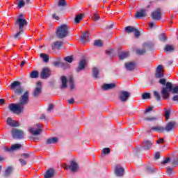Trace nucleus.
Wrapping results in <instances>:
<instances>
[{
  "label": "nucleus",
  "instance_id": "1",
  "mask_svg": "<svg viewBox=\"0 0 178 178\" xmlns=\"http://www.w3.org/2000/svg\"><path fill=\"white\" fill-rule=\"evenodd\" d=\"M29 94L30 92L29 90L25 91L19 97L18 104L13 103L8 106L9 111H10V112H13L14 113H17V115L22 113L23 111H24V106L29 104Z\"/></svg>",
  "mask_w": 178,
  "mask_h": 178
},
{
  "label": "nucleus",
  "instance_id": "2",
  "mask_svg": "<svg viewBox=\"0 0 178 178\" xmlns=\"http://www.w3.org/2000/svg\"><path fill=\"white\" fill-rule=\"evenodd\" d=\"M159 84H161V94L163 99H169L170 92L172 94H178V86H173L172 82H166V79H161L159 81Z\"/></svg>",
  "mask_w": 178,
  "mask_h": 178
},
{
  "label": "nucleus",
  "instance_id": "3",
  "mask_svg": "<svg viewBox=\"0 0 178 178\" xmlns=\"http://www.w3.org/2000/svg\"><path fill=\"white\" fill-rule=\"evenodd\" d=\"M69 26L66 24H63L60 26H58L56 35L58 40H63L69 35Z\"/></svg>",
  "mask_w": 178,
  "mask_h": 178
},
{
  "label": "nucleus",
  "instance_id": "4",
  "mask_svg": "<svg viewBox=\"0 0 178 178\" xmlns=\"http://www.w3.org/2000/svg\"><path fill=\"white\" fill-rule=\"evenodd\" d=\"M21 86L22 83L18 81H15L10 85V87L11 90H15L14 94H15V95H22V94L24 92V90H23V88L21 87Z\"/></svg>",
  "mask_w": 178,
  "mask_h": 178
},
{
  "label": "nucleus",
  "instance_id": "5",
  "mask_svg": "<svg viewBox=\"0 0 178 178\" xmlns=\"http://www.w3.org/2000/svg\"><path fill=\"white\" fill-rule=\"evenodd\" d=\"M11 136L14 140H22L24 136V132L22 129L13 128L11 130Z\"/></svg>",
  "mask_w": 178,
  "mask_h": 178
},
{
  "label": "nucleus",
  "instance_id": "6",
  "mask_svg": "<svg viewBox=\"0 0 178 178\" xmlns=\"http://www.w3.org/2000/svg\"><path fill=\"white\" fill-rule=\"evenodd\" d=\"M14 24L18 26L19 30H23L24 26L27 25V20L24 17H18Z\"/></svg>",
  "mask_w": 178,
  "mask_h": 178
},
{
  "label": "nucleus",
  "instance_id": "7",
  "mask_svg": "<svg viewBox=\"0 0 178 178\" xmlns=\"http://www.w3.org/2000/svg\"><path fill=\"white\" fill-rule=\"evenodd\" d=\"M36 126L38 127V128L30 127L29 129V133H31V134H32L33 136H40V134H41L42 131V127L41 126V124H36Z\"/></svg>",
  "mask_w": 178,
  "mask_h": 178
},
{
  "label": "nucleus",
  "instance_id": "8",
  "mask_svg": "<svg viewBox=\"0 0 178 178\" xmlns=\"http://www.w3.org/2000/svg\"><path fill=\"white\" fill-rule=\"evenodd\" d=\"M41 86V81L37 82L36 87L33 92V97H34V98H38V97H40V94L42 92V86Z\"/></svg>",
  "mask_w": 178,
  "mask_h": 178
},
{
  "label": "nucleus",
  "instance_id": "9",
  "mask_svg": "<svg viewBox=\"0 0 178 178\" xmlns=\"http://www.w3.org/2000/svg\"><path fill=\"white\" fill-rule=\"evenodd\" d=\"M131 94L130 92L126 90H122L119 93V99L121 102H126L129 98H130Z\"/></svg>",
  "mask_w": 178,
  "mask_h": 178
},
{
  "label": "nucleus",
  "instance_id": "10",
  "mask_svg": "<svg viewBox=\"0 0 178 178\" xmlns=\"http://www.w3.org/2000/svg\"><path fill=\"white\" fill-rule=\"evenodd\" d=\"M153 20H161L162 19V10L157 8L151 13Z\"/></svg>",
  "mask_w": 178,
  "mask_h": 178
},
{
  "label": "nucleus",
  "instance_id": "11",
  "mask_svg": "<svg viewBox=\"0 0 178 178\" xmlns=\"http://www.w3.org/2000/svg\"><path fill=\"white\" fill-rule=\"evenodd\" d=\"M176 51V47L173 44H166L163 47V52L165 54H172Z\"/></svg>",
  "mask_w": 178,
  "mask_h": 178
},
{
  "label": "nucleus",
  "instance_id": "12",
  "mask_svg": "<svg viewBox=\"0 0 178 178\" xmlns=\"http://www.w3.org/2000/svg\"><path fill=\"white\" fill-rule=\"evenodd\" d=\"M65 169H70L73 173H76L79 170V164L76 161H72L70 165H65Z\"/></svg>",
  "mask_w": 178,
  "mask_h": 178
},
{
  "label": "nucleus",
  "instance_id": "13",
  "mask_svg": "<svg viewBox=\"0 0 178 178\" xmlns=\"http://www.w3.org/2000/svg\"><path fill=\"white\" fill-rule=\"evenodd\" d=\"M51 76V70L48 67H44L42 69V72H40V78L42 80H45L48 79Z\"/></svg>",
  "mask_w": 178,
  "mask_h": 178
},
{
  "label": "nucleus",
  "instance_id": "14",
  "mask_svg": "<svg viewBox=\"0 0 178 178\" xmlns=\"http://www.w3.org/2000/svg\"><path fill=\"white\" fill-rule=\"evenodd\" d=\"M147 10L143 8L135 13L136 19H143V17H147Z\"/></svg>",
  "mask_w": 178,
  "mask_h": 178
},
{
  "label": "nucleus",
  "instance_id": "15",
  "mask_svg": "<svg viewBox=\"0 0 178 178\" xmlns=\"http://www.w3.org/2000/svg\"><path fill=\"white\" fill-rule=\"evenodd\" d=\"M175 128H176V122L171 121L166 124L165 127L164 128V130H165V131L169 133L170 131L175 130Z\"/></svg>",
  "mask_w": 178,
  "mask_h": 178
},
{
  "label": "nucleus",
  "instance_id": "16",
  "mask_svg": "<svg viewBox=\"0 0 178 178\" xmlns=\"http://www.w3.org/2000/svg\"><path fill=\"white\" fill-rule=\"evenodd\" d=\"M51 49L55 51V49H60L63 47V42L60 40H57L51 44Z\"/></svg>",
  "mask_w": 178,
  "mask_h": 178
},
{
  "label": "nucleus",
  "instance_id": "17",
  "mask_svg": "<svg viewBox=\"0 0 178 178\" xmlns=\"http://www.w3.org/2000/svg\"><path fill=\"white\" fill-rule=\"evenodd\" d=\"M7 124L10 126V127H19V126H20V124L18 122L12 120L10 117L7 118Z\"/></svg>",
  "mask_w": 178,
  "mask_h": 178
},
{
  "label": "nucleus",
  "instance_id": "18",
  "mask_svg": "<svg viewBox=\"0 0 178 178\" xmlns=\"http://www.w3.org/2000/svg\"><path fill=\"white\" fill-rule=\"evenodd\" d=\"M136 62H128L125 63L124 66L127 70H128L129 72H133V70L136 69Z\"/></svg>",
  "mask_w": 178,
  "mask_h": 178
},
{
  "label": "nucleus",
  "instance_id": "19",
  "mask_svg": "<svg viewBox=\"0 0 178 178\" xmlns=\"http://www.w3.org/2000/svg\"><path fill=\"white\" fill-rule=\"evenodd\" d=\"M115 175L118 177H121L124 175V168L120 166H116L115 168Z\"/></svg>",
  "mask_w": 178,
  "mask_h": 178
},
{
  "label": "nucleus",
  "instance_id": "20",
  "mask_svg": "<svg viewBox=\"0 0 178 178\" xmlns=\"http://www.w3.org/2000/svg\"><path fill=\"white\" fill-rule=\"evenodd\" d=\"M116 88V84L115 83H104L102 86V90L104 91H108V90H113Z\"/></svg>",
  "mask_w": 178,
  "mask_h": 178
},
{
  "label": "nucleus",
  "instance_id": "21",
  "mask_svg": "<svg viewBox=\"0 0 178 178\" xmlns=\"http://www.w3.org/2000/svg\"><path fill=\"white\" fill-rule=\"evenodd\" d=\"M60 90H65V88H67V79L66 76H61V86L60 87Z\"/></svg>",
  "mask_w": 178,
  "mask_h": 178
},
{
  "label": "nucleus",
  "instance_id": "22",
  "mask_svg": "<svg viewBox=\"0 0 178 178\" xmlns=\"http://www.w3.org/2000/svg\"><path fill=\"white\" fill-rule=\"evenodd\" d=\"M86 60H81L79 63V66L76 68V72L79 73V72H81V70H84V69H86Z\"/></svg>",
  "mask_w": 178,
  "mask_h": 178
},
{
  "label": "nucleus",
  "instance_id": "23",
  "mask_svg": "<svg viewBox=\"0 0 178 178\" xmlns=\"http://www.w3.org/2000/svg\"><path fill=\"white\" fill-rule=\"evenodd\" d=\"M14 168L12 166H8L6 168L3 176L4 177H9L13 173Z\"/></svg>",
  "mask_w": 178,
  "mask_h": 178
},
{
  "label": "nucleus",
  "instance_id": "24",
  "mask_svg": "<svg viewBox=\"0 0 178 178\" xmlns=\"http://www.w3.org/2000/svg\"><path fill=\"white\" fill-rule=\"evenodd\" d=\"M154 144V142L148 140H145L143 141V148L144 149H149L151 147H152V145Z\"/></svg>",
  "mask_w": 178,
  "mask_h": 178
},
{
  "label": "nucleus",
  "instance_id": "25",
  "mask_svg": "<svg viewBox=\"0 0 178 178\" xmlns=\"http://www.w3.org/2000/svg\"><path fill=\"white\" fill-rule=\"evenodd\" d=\"M149 131H156L157 133H163V131H165V128L163 127H152L150 128Z\"/></svg>",
  "mask_w": 178,
  "mask_h": 178
},
{
  "label": "nucleus",
  "instance_id": "26",
  "mask_svg": "<svg viewBox=\"0 0 178 178\" xmlns=\"http://www.w3.org/2000/svg\"><path fill=\"white\" fill-rule=\"evenodd\" d=\"M54 175L55 170H54V169L52 168H50L46 172V174L44 175V178H52Z\"/></svg>",
  "mask_w": 178,
  "mask_h": 178
},
{
  "label": "nucleus",
  "instance_id": "27",
  "mask_svg": "<svg viewBox=\"0 0 178 178\" xmlns=\"http://www.w3.org/2000/svg\"><path fill=\"white\" fill-rule=\"evenodd\" d=\"M83 35L81 36V42H82V44H85L86 41L87 40V38H88V37H90V33L89 32H83Z\"/></svg>",
  "mask_w": 178,
  "mask_h": 178
},
{
  "label": "nucleus",
  "instance_id": "28",
  "mask_svg": "<svg viewBox=\"0 0 178 178\" xmlns=\"http://www.w3.org/2000/svg\"><path fill=\"white\" fill-rule=\"evenodd\" d=\"M56 143H58V138L56 137L49 138L46 140L47 145L56 144Z\"/></svg>",
  "mask_w": 178,
  "mask_h": 178
},
{
  "label": "nucleus",
  "instance_id": "29",
  "mask_svg": "<svg viewBox=\"0 0 178 178\" xmlns=\"http://www.w3.org/2000/svg\"><path fill=\"white\" fill-rule=\"evenodd\" d=\"M92 76L95 79H99V70L97 67H93L92 69Z\"/></svg>",
  "mask_w": 178,
  "mask_h": 178
},
{
  "label": "nucleus",
  "instance_id": "30",
  "mask_svg": "<svg viewBox=\"0 0 178 178\" xmlns=\"http://www.w3.org/2000/svg\"><path fill=\"white\" fill-rule=\"evenodd\" d=\"M57 5L59 8H65L67 6V2L66 0H58Z\"/></svg>",
  "mask_w": 178,
  "mask_h": 178
},
{
  "label": "nucleus",
  "instance_id": "31",
  "mask_svg": "<svg viewBox=\"0 0 178 178\" xmlns=\"http://www.w3.org/2000/svg\"><path fill=\"white\" fill-rule=\"evenodd\" d=\"M38 76H40L38 71L33 70L30 73L29 77L31 79H38Z\"/></svg>",
  "mask_w": 178,
  "mask_h": 178
},
{
  "label": "nucleus",
  "instance_id": "32",
  "mask_svg": "<svg viewBox=\"0 0 178 178\" xmlns=\"http://www.w3.org/2000/svg\"><path fill=\"white\" fill-rule=\"evenodd\" d=\"M70 90H74V79L72 76H70L68 79Z\"/></svg>",
  "mask_w": 178,
  "mask_h": 178
},
{
  "label": "nucleus",
  "instance_id": "33",
  "mask_svg": "<svg viewBox=\"0 0 178 178\" xmlns=\"http://www.w3.org/2000/svg\"><path fill=\"white\" fill-rule=\"evenodd\" d=\"M40 58L43 59V62L48 63L49 62V55L45 54H40Z\"/></svg>",
  "mask_w": 178,
  "mask_h": 178
},
{
  "label": "nucleus",
  "instance_id": "34",
  "mask_svg": "<svg viewBox=\"0 0 178 178\" xmlns=\"http://www.w3.org/2000/svg\"><path fill=\"white\" fill-rule=\"evenodd\" d=\"M134 30H136L134 26H129L125 27V31L127 34H130V33H134Z\"/></svg>",
  "mask_w": 178,
  "mask_h": 178
},
{
  "label": "nucleus",
  "instance_id": "35",
  "mask_svg": "<svg viewBox=\"0 0 178 178\" xmlns=\"http://www.w3.org/2000/svg\"><path fill=\"white\" fill-rule=\"evenodd\" d=\"M83 17H84V15L83 14L76 15L74 19V23H76V24L80 23V21L81 20V19H83Z\"/></svg>",
  "mask_w": 178,
  "mask_h": 178
},
{
  "label": "nucleus",
  "instance_id": "36",
  "mask_svg": "<svg viewBox=\"0 0 178 178\" xmlns=\"http://www.w3.org/2000/svg\"><path fill=\"white\" fill-rule=\"evenodd\" d=\"M21 148H22V145L17 143L11 146V151H18V149H20Z\"/></svg>",
  "mask_w": 178,
  "mask_h": 178
},
{
  "label": "nucleus",
  "instance_id": "37",
  "mask_svg": "<svg viewBox=\"0 0 178 178\" xmlns=\"http://www.w3.org/2000/svg\"><path fill=\"white\" fill-rule=\"evenodd\" d=\"M153 95L156 101H161V94H159V92H158L156 90H154Z\"/></svg>",
  "mask_w": 178,
  "mask_h": 178
},
{
  "label": "nucleus",
  "instance_id": "38",
  "mask_svg": "<svg viewBox=\"0 0 178 178\" xmlns=\"http://www.w3.org/2000/svg\"><path fill=\"white\" fill-rule=\"evenodd\" d=\"M129 57V52H123L119 56L120 60H123V59H126V58Z\"/></svg>",
  "mask_w": 178,
  "mask_h": 178
},
{
  "label": "nucleus",
  "instance_id": "39",
  "mask_svg": "<svg viewBox=\"0 0 178 178\" xmlns=\"http://www.w3.org/2000/svg\"><path fill=\"white\" fill-rule=\"evenodd\" d=\"M23 33H24V31L19 29V31L14 35L15 40H19L22 36V34H23Z\"/></svg>",
  "mask_w": 178,
  "mask_h": 178
},
{
  "label": "nucleus",
  "instance_id": "40",
  "mask_svg": "<svg viewBox=\"0 0 178 178\" xmlns=\"http://www.w3.org/2000/svg\"><path fill=\"white\" fill-rule=\"evenodd\" d=\"M18 9H22V8H24V5H26V2L24 0H19V2L17 3Z\"/></svg>",
  "mask_w": 178,
  "mask_h": 178
},
{
  "label": "nucleus",
  "instance_id": "41",
  "mask_svg": "<svg viewBox=\"0 0 178 178\" xmlns=\"http://www.w3.org/2000/svg\"><path fill=\"white\" fill-rule=\"evenodd\" d=\"M156 79H162L163 77V71H156Z\"/></svg>",
  "mask_w": 178,
  "mask_h": 178
},
{
  "label": "nucleus",
  "instance_id": "42",
  "mask_svg": "<svg viewBox=\"0 0 178 178\" xmlns=\"http://www.w3.org/2000/svg\"><path fill=\"white\" fill-rule=\"evenodd\" d=\"M64 60L68 63H72V62H73V60H74V57L73 56H69L65 57Z\"/></svg>",
  "mask_w": 178,
  "mask_h": 178
},
{
  "label": "nucleus",
  "instance_id": "43",
  "mask_svg": "<svg viewBox=\"0 0 178 178\" xmlns=\"http://www.w3.org/2000/svg\"><path fill=\"white\" fill-rule=\"evenodd\" d=\"M159 38L160 41H168V38H166V35L165 33H161V35H159Z\"/></svg>",
  "mask_w": 178,
  "mask_h": 178
},
{
  "label": "nucleus",
  "instance_id": "44",
  "mask_svg": "<svg viewBox=\"0 0 178 178\" xmlns=\"http://www.w3.org/2000/svg\"><path fill=\"white\" fill-rule=\"evenodd\" d=\"M151 98V93L145 92L142 95V99H149Z\"/></svg>",
  "mask_w": 178,
  "mask_h": 178
},
{
  "label": "nucleus",
  "instance_id": "45",
  "mask_svg": "<svg viewBox=\"0 0 178 178\" xmlns=\"http://www.w3.org/2000/svg\"><path fill=\"white\" fill-rule=\"evenodd\" d=\"M94 45H95V47H98L99 48H101V47H102V45H103L102 41L99 40H95Z\"/></svg>",
  "mask_w": 178,
  "mask_h": 178
},
{
  "label": "nucleus",
  "instance_id": "46",
  "mask_svg": "<svg viewBox=\"0 0 178 178\" xmlns=\"http://www.w3.org/2000/svg\"><path fill=\"white\" fill-rule=\"evenodd\" d=\"M145 169H146V172L147 173H154L155 172V169L152 167L147 166L145 168Z\"/></svg>",
  "mask_w": 178,
  "mask_h": 178
},
{
  "label": "nucleus",
  "instance_id": "47",
  "mask_svg": "<svg viewBox=\"0 0 178 178\" xmlns=\"http://www.w3.org/2000/svg\"><path fill=\"white\" fill-rule=\"evenodd\" d=\"M143 47H145L146 48H148L149 49H152L154 48V44L151 42H146L144 43Z\"/></svg>",
  "mask_w": 178,
  "mask_h": 178
},
{
  "label": "nucleus",
  "instance_id": "48",
  "mask_svg": "<svg viewBox=\"0 0 178 178\" xmlns=\"http://www.w3.org/2000/svg\"><path fill=\"white\" fill-rule=\"evenodd\" d=\"M110 152H111V149L109 147L104 148L102 150V154H104V155H108V154H110Z\"/></svg>",
  "mask_w": 178,
  "mask_h": 178
},
{
  "label": "nucleus",
  "instance_id": "49",
  "mask_svg": "<svg viewBox=\"0 0 178 178\" xmlns=\"http://www.w3.org/2000/svg\"><path fill=\"white\" fill-rule=\"evenodd\" d=\"M136 55H144L146 51H145V49H136Z\"/></svg>",
  "mask_w": 178,
  "mask_h": 178
},
{
  "label": "nucleus",
  "instance_id": "50",
  "mask_svg": "<svg viewBox=\"0 0 178 178\" xmlns=\"http://www.w3.org/2000/svg\"><path fill=\"white\" fill-rule=\"evenodd\" d=\"M1 148L4 152H12V147L9 148L6 146H2Z\"/></svg>",
  "mask_w": 178,
  "mask_h": 178
},
{
  "label": "nucleus",
  "instance_id": "51",
  "mask_svg": "<svg viewBox=\"0 0 178 178\" xmlns=\"http://www.w3.org/2000/svg\"><path fill=\"white\" fill-rule=\"evenodd\" d=\"M19 161L21 163V166H26L27 165V161L23 159H19Z\"/></svg>",
  "mask_w": 178,
  "mask_h": 178
},
{
  "label": "nucleus",
  "instance_id": "52",
  "mask_svg": "<svg viewBox=\"0 0 178 178\" xmlns=\"http://www.w3.org/2000/svg\"><path fill=\"white\" fill-rule=\"evenodd\" d=\"M92 19L94 22H98V19H99V15L97 13L93 14Z\"/></svg>",
  "mask_w": 178,
  "mask_h": 178
},
{
  "label": "nucleus",
  "instance_id": "53",
  "mask_svg": "<svg viewBox=\"0 0 178 178\" xmlns=\"http://www.w3.org/2000/svg\"><path fill=\"white\" fill-rule=\"evenodd\" d=\"M145 120L146 122H154V120H156V117L146 118H145Z\"/></svg>",
  "mask_w": 178,
  "mask_h": 178
},
{
  "label": "nucleus",
  "instance_id": "54",
  "mask_svg": "<svg viewBox=\"0 0 178 178\" xmlns=\"http://www.w3.org/2000/svg\"><path fill=\"white\" fill-rule=\"evenodd\" d=\"M169 118H170V110L165 111V119L168 120Z\"/></svg>",
  "mask_w": 178,
  "mask_h": 178
},
{
  "label": "nucleus",
  "instance_id": "55",
  "mask_svg": "<svg viewBox=\"0 0 178 178\" xmlns=\"http://www.w3.org/2000/svg\"><path fill=\"white\" fill-rule=\"evenodd\" d=\"M167 175H172L173 173V168L168 167L166 170Z\"/></svg>",
  "mask_w": 178,
  "mask_h": 178
},
{
  "label": "nucleus",
  "instance_id": "56",
  "mask_svg": "<svg viewBox=\"0 0 178 178\" xmlns=\"http://www.w3.org/2000/svg\"><path fill=\"white\" fill-rule=\"evenodd\" d=\"M134 32L135 33L136 38H138V37H140V31L135 28V30Z\"/></svg>",
  "mask_w": 178,
  "mask_h": 178
},
{
  "label": "nucleus",
  "instance_id": "57",
  "mask_svg": "<svg viewBox=\"0 0 178 178\" xmlns=\"http://www.w3.org/2000/svg\"><path fill=\"white\" fill-rule=\"evenodd\" d=\"M170 162V157H167L164 161L161 162L163 165H165V163H169Z\"/></svg>",
  "mask_w": 178,
  "mask_h": 178
},
{
  "label": "nucleus",
  "instance_id": "58",
  "mask_svg": "<svg viewBox=\"0 0 178 178\" xmlns=\"http://www.w3.org/2000/svg\"><path fill=\"white\" fill-rule=\"evenodd\" d=\"M22 157L24 158V159H28V158H30V154L24 153L22 154Z\"/></svg>",
  "mask_w": 178,
  "mask_h": 178
},
{
  "label": "nucleus",
  "instance_id": "59",
  "mask_svg": "<svg viewBox=\"0 0 178 178\" xmlns=\"http://www.w3.org/2000/svg\"><path fill=\"white\" fill-rule=\"evenodd\" d=\"M156 72H163V66L162 65H160L156 68Z\"/></svg>",
  "mask_w": 178,
  "mask_h": 178
},
{
  "label": "nucleus",
  "instance_id": "60",
  "mask_svg": "<svg viewBox=\"0 0 178 178\" xmlns=\"http://www.w3.org/2000/svg\"><path fill=\"white\" fill-rule=\"evenodd\" d=\"M54 66H59V65H61V66H63L64 63L59 61H56L54 63Z\"/></svg>",
  "mask_w": 178,
  "mask_h": 178
},
{
  "label": "nucleus",
  "instance_id": "61",
  "mask_svg": "<svg viewBox=\"0 0 178 178\" xmlns=\"http://www.w3.org/2000/svg\"><path fill=\"white\" fill-rule=\"evenodd\" d=\"M157 144H163V143H165V139H163V138H161L160 139H159L156 141Z\"/></svg>",
  "mask_w": 178,
  "mask_h": 178
},
{
  "label": "nucleus",
  "instance_id": "62",
  "mask_svg": "<svg viewBox=\"0 0 178 178\" xmlns=\"http://www.w3.org/2000/svg\"><path fill=\"white\" fill-rule=\"evenodd\" d=\"M171 164L172 166H175V167L177 166L178 165V160L172 161Z\"/></svg>",
  "mask_w": 178,
  "mask_h": 178
},
{
  "label": "nucleus",
  "instance_id": "63",
  "mask_svg": "<svg viewBox=\"0 0 178 178\" xmlns=\"http://www.w3.org/2000/svg\"><path fill=\"white\" fill-rule=\"evenodd\" d=\"M54 104H49L47 108L48 112H51V111L54 109Z\"/></svg>",
  "mask_w": 178,
  "mask_h": 178
},
{
  "label": "nucleus",
  "instance_id": "64",
  "mask_svg": "<svg viewBox=\"0 0 178 178\" xmlns=\"http://www.w3.org/2000/svg\"><path fill=\"white\" fill-rule=\"evenodd\" d=\"M172 101H175L177 102H178V95H175L172 97Z\"/></svg>",
  "mask_w": 178,
  "mask_h": 178
}]
</instances>
